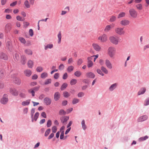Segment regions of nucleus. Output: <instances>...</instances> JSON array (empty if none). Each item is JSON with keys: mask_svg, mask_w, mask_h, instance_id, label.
I'll list each match as a JSON object with an SVG mask.
<instances>
[{"mask_svg": "<svg viewBox=\"0 0 149 149\" xmlns=\"http://www.w3.org/2000/svg\"><path fill=\"white\" fill-rule=\"evenodd\" d=\"M116 52V48L113 47H109L107 50L108 54L111 58H112L114 56Z\"/></svg>", "mask_w": 149, "mask_h": 149, "instance_id": "1", "label": "nucleus"}, {"mask_svg": "<svg viewBox=\"0 0 149 149\" xmlns=\"http://www.w3.org/2000/svg\"><path fill=\"white\" fill-rule=\"evenodd\" d=\"M109 40L111 43L115 45H118L120 41L119 38L114 36L110 37Z\"/></svg>", "mask_w": 149, "mask_h": 149, "instance_id": "2", "label": "nucleus"}, {"mask_svg": "<svg viewBox=\"0 0 149 149\" xmlns=\"http://www.w3.org/2000/svg\"><path fill=\"white\" fill-rule=\"evenodd\" d=\"M115 31L116 34L120 36L124 35L125 33V31L124 30V28L120 27L116 28Z\"/></svg>", "mask_w": 149, "mask_h": 149, "instance_id": "3", "label": "nucleus"}, {"mask_svg": "<svg viewBox=\"0 0 149 149\" xmlns=\"http://www.w3.org/2000/svg\"><path fill=\"white\" fill-rule=\"evenodd\" d=\"M107 35L105 34H103L98 37V40L101 42H105L107 41Z\"/></svg>", "mask_w": 149, "mask_h": 149, "instance_id": "4", "label": "nucleus"}, {"mask_svg": "<svg viewBox=\"0 0 149 149\" xmlns=\"http://www.w3.org/2000/svg\"><path fill=\"white\" fill-rule=\"evenodd\" d=\"M8 101V95L6 94H4L2 97L1 99L0 102L3 104H6Z\"/></svg>", "mask_w": 149, "mask_h": 149, "instance_id": "5", "label": "nucleus"}, {"mask_svg": "<svg viewBox=\"0 0 149 149\" xmlns=\"http://www.w3.org/2000/svg\"><path fill=\"white\" fill-rule=\"evenodd\" d=\"M129 13L131 16L133 18H136L137 16V13L134 9H130L129 11Z\"/></svg>", "mask_w": 149, "mask_h": 149, "instance_id": "6", "label": "nucleus"}, {"mask_svg": "<svg viewBox=\"0 0 149 149\" xmlns=\"http://www.w3.org/2000/svg\"><path fill=\"white\" fill-rule=\"evenodd\" d=\"M43 101L45 104L47 105H49L51 103L52 99L49 97H47L44 98Z\"/></svg>", "mask_w": 149, "mask_h": 149, "instance_id": "7", "label": "nucleus"}, {"mask_svg": "<svg viewBox=\"0 0 149 149\" xmlns=\"http://www.w3.org/2000/svg\"><path fill=\"white\" fill-rule=\"evenodd\" d=\"M92 46L94 49L96 51L99 52L101 49V47L97 43H93Z\"/></svg>", "mask_w": 149, "mask_h": 149, "instance_id": "8", "label": "nucleus"}, {"mask_svg": "<svg viewBox=\"0 0 149 149\" xmlns=\"http://www.w3.org/2000/svg\"><path fill=\"white\" fill-rule=\"evenodd\" d=\"M88 59V68H90L92 67L93 65V63L91 61L93 60V56H90L88 57L87 58Z\"/></svg>", "mask_w": 149, "mask_h": 149, "instance_id": "9", "label": "nucleus"}, {"mask_svg": "<svg viewBox=\"0 0 149 149\" xmlns=\"http://www.w3.org/2000/svg\"><path fill=\"white\" fill-rule=\"evenodd\" d=\"M118 84L117 83H115L111 85L109 88V90L110 91H113L117 87Z\"/></svg>", "mask_w": 149, "mask_h": 149, "instance_id": "10", "label": "nucleus"}, {"mask_svg": "<svg viewBox=\"0 0 149 149\" xmlns=\"http://www.w3.org/2000/svg\"><path fill=\"white\" fill-rule=\"evenodd\" d=\"M130 22L129 20L126 19H124L120 22V24L123 26H126L130 24Z\"/></svg>", "mask_w": 149, "mask_h": 149, "instance_id": "11", "label": "nucleus"}, {"mask_svg": "<svg viewBox=\"0 0 149 149\" xmlns=\"http://www.w3.org/2000/svg\"><path fill=\"white\" fill-rule=\"evenodd\" d=\"M10 93L13 95L17 96L18 95V92L15 88H11L10 89Z\"/></svg>", "mask_w": 149, "mask_h": 149, "instance_id": "12", "label": "nucleus"}, {"mask_svg": "<svg viewBox=\"0 0 149 149\" xmlns=\"http://www.w3.org/2000/svg\"><path fill=\"white\" fill-rule=\"evenodd\" d=\"M147 118V116L146 115H144L140 117L138 119V121L139 122H142L146 120Z\"/></svg>", "mask_w": 149, "mask_h": 149, "instance_id": "13", "label": "nucleus"}, {"mask_svg": "<svg viewBox=\"0 0 149 149\" xmlns=\"http://www.w3.org/2000/svg\"><path fill=\"white\" fill-rule=\"evenodd\" d=\"M105 64L106 66L109 69H111L112 68V65L110 61L108 59L105 61Z\"/></svg>", "mask_w": 149, "mask_h": 149, "instance_id": "14", "label": "nucleus"}, {"mask_svg": "<svg viewBox=\"0 0 149 149\" xmlns=\"http://www.w3.org/2000/svg\"><path fill=\"white\" fill-rule=\"evenodd\" d=\"M6 46L10 51H11L12 50V46L10 41H8L6 42Z\"/></svg>", "mask_w": 149, "mask_h": 149, "instance_id": "15", "label": "nucleus"}, {"mask_svg": "<svg viewBox=\"0 0 149 149\" xmlns=\"http://www.w3.org/2000/svg\"><path fill=\"white\" fill-rule=\"evenodd\" d=\"M12 24L9 23L7 24L5 26V30L6 32L9 31L11 29Z\"/></svg>", "mask_w": 149, "mask_h": 149, "instance_id": "16", "label": "nucleus"}, {"mask_svg": "<svg viewBox=\"0 0 149 149\" xmlns=\"http://www.w3.org/2000/svg\"><path fill=\"white\" fill-rule=\"evenodd\" d=\"M0 58H1L5 60H7L8 59V57L7 55L3 52L0 54Z\"/></svg>", "mask_w": 149, "mask_h": 149, "instance_id": "17", "label": "nucleus"}, {"mask_svg": "<svg viewBox=\"0 0 149 149\" xmlns=\"http://www.w3.org/2000/svg\"><path fill=\"white\" fill-rule=\"evenodd\" d=\"M60 97V94L57 92L55 93L54 95V99L55 101H57L58 100Z\"/></svg>", "mask_w": 149, "mask_h": 149, "instance_id": "18", "label": "nucleus"}, {"mask_svg": "<svg viewBox=\"0 0 149 149\" xmlns=\"http://www.w3.org/2000/svg\"><path fill=\"white\" fill-rule=\"evenodd\" d=\"M69 119V117L68 116H63L60 118V120L61 122L63 123L66 122Z\"/></svg>", "mask_w": 149, "mask_h": 149, "instance_id": "19", "label": "nucleus"}, {"mask_svg": "<svg viewBox=\"0 0 149 149\" xmlns=\"http://www.w3.org/2000/svg\"><path fill=\"white\" fill-rule=\"evenodd\" d=\"M146 91V89L145 88L143 87L141 88L138 93V95H140L143 94Z\"/></svg>", "mask_w": 149, "mask_h": 149, "instance_id": "20", "label": "nucleus"}, {"mask_svg": "<svg viewBox=\"0 0 149 149\" xmlns=\"http://www.w3.org/2000/svg\"><path fill=\"white\" fill-rule=\"evenodd\" d=\"M86 76L87 77L91 78H94L95 77V75L93 72H90L87 73Z\"/></svg>", "mask_w": 149, "mask_h": 149, "instance_id": "21", "label": "nucleus"}, {"mask_svg": "<svg viewBox=\"0 0 149 149\" xmlns=\"http://www.w3.org/2000/svg\"><path fill=\"white\" fill-rule=\"evenodd\" d=\"M31 100L30 99L26 100V101H24L22 103V105L23 106L28 105L30 103Z\"/></svg>", "mask_w": 149, "mask_h": 149, "instance_id": "22", "label": "nucleus"}, {"mask_svg": "<svg viewBox=\"0 0 149 149\" xmlns=\"http://www.w3.org/2000/svg\"><path fill=\"white\" fill-rule=\"evenodd\" d=\"M24 73L26 76L29 77L31 74V72L30 70H27L24 71Z\"/></svg>", "mask_w": 149, "mask_h": 149, "instance_id": "23", "label": "nucleus"}, {"mask_svg": "<svg viewBox=\"0 0 149 149\" xmlns=\"http://www.w3.org/2000/svg\"><path fill=\"white\" fill-rule=\"evenodd\" d=\"M35 112V109L32 108L31 110V121L32 122H33V114Z\"/></svg>", "mask_w": 149, "mask_h": 149, "instance_id": "24", "label": "nucleus"}, {"mask_svg": "<svg viewBox=\"0 0 149 149\" xmlns=\"http://www.w3.org/2000/svg\"><path fill=\"white\" fill-rule=\"evenodd\" d=\"M21 62L22 64L24 65L26 63V58L24 56H22L21 57Z\"/></svg>", "mask_w": 149, "mask_h": 149, "instance_id": "25", "label": "nucleus"}, {"mask_svg": "<svg viewBox=\"0 0 149 149\" xmlns=\"http://www.w3.org/2000/svg\"><path fill=\"white\" fill-rule=\"evenodd\" d=\"M53 47V45L52 44H49L46 45L45 46V49L47 50L48 49H51Z\"/></svg>", "mask_w": 149, "mask_h": 149, "instance_id": "26", "label": "nucleus"}, {"mask_svg": "<svg viewBox=\"0 0 149 149\" xmlns=\"http://www.w3.org/2000/svg\"><path fill=\"white\" fill-rule=\"evenodd\" d=\"M81 124L83 129L84 130H85L87 128V126L85 124V121L84 120H83L81 122Z\"/></svg>", "mask_w": 149, "mask_h": 149, "instance_id": "27", "label": "nucleus"}, {"mask_svg": "<svg viewBox=\"0 0 149 149\" xmlns=\"http://www.w3.org/2000/svg\"><path fill=\"white\" fill-rule=\"evenodd\" d=\"M27 65L29 68H31L33 66V62L31 60H29L28 62Z\"/></svg>", "mask_w": 149, "mask_h": 149, "instance_id": "28", "label": "nucleus"}, {"mask_svg": "<svg viewBox=\"0 0 149 149\" xmlns=\"http://www.w3.org/2000/svg\"><path fill=\"white\" fill-rule=\"evenodd\" d=\"M57 37L58 39V44H60L61 42V39L62 37L61 33V31H59V32L58 33L57 35Z\"/></svg>", "mask_w": 149, "mask_h": 149, "instance_id": "29", "label": "nucleus"}, {"mask_svg": "<svg viewBox=\"0 0 149 149\" xmlns=\"http://www.w3.org/2000/svg\"><path fill=\"white\" fill-rule=\"evenodd\" d=\"M111 29V26L110 25H107L105 27L104 29V31L106 32L109 31Z\"/></svg>", "mask_w": 149, "mask_h": 149, "instance_id": "30", "label": "nucleus"}, {"mask_svg": "<svg viewBox=\"0 0 149 149\" xmlns=\"http://www.w3.org/2000/svg\"><path fill=\"white\" fill-rule=\"evenodd\" d=\"M148 138V136H147L146 135L140 138L139 139V141H143L147 139Z\"/></svg>", "mask_w": 149, "mask_h": 149, "instance_id": "31", "label": "nucleus"}, {"mask_svg": "<svg viewBox=\"0 0 149 149\" xmlns=\"http://www.w3.org/2000/svg\"><path fill=\"white\" fill-rule=\"evenodd\" d=\"M25 53L28 55H31L32 54V51L29 49H26L25 50Z\"/></svg>", "mask_w": 149, "mask_h": 149, "instance_id": "32", "label": "nucleus"}, {"mask_svg": "<svg viewBox=\"0 0 149 149\" xmlns=\"http://www.w3.org/2000/svg\"><path fill=\"white\" fill-rule=\"evenodd\" d=\"M39 114L38 112H36L33 117V121H36L38 117L39 116Z\"/></svg>", "mask_w": 149, "mask_h": 149, "instance_id": "33", "label": "nucleus"}, {"mask_svg": "<svg viewBox=\"0 0 149 149\" xmlns=\"http://www.w3.org/2000/svg\"><path fill=\"white\" fill-rule=\"evenodd\" d=\"M48 76V74L47 72L42 73L41 75V77L42 79H45Z\"/></svg>", "mask_w": 149, "mask_h": 149, "instance_id": "34", "label": "nucleus"}, {"mask_svg": "<svg viewBox=\"0 0 149 149\" xmlns=\"http://www.w3.org/2000/svg\"><path fill=\"white\" fill-rule=\"evenodd\" d=\"M82 73L80 71H77L74 73V75L77 77H79L81 75Z\"/></svg>", "mask_w": 149, "mask_h": 149, "instance_id": "35", "label": "nucleus"}, {"mask_svg": "<svg viewBox=\"0 0 149 149\" xmlns=\"http://www.w3.org/2000/svg\"><path fill=\"white\" fill-rule=\"evenodd\" d=\"M68 86V84L66 83H63L61 88V89L62 91L64 90Z\"/></svg>", "mask_w": 149, "mask_h": 149, "instance_id": "36", "label": "nucleus"}, {"mask_svg": "<svg viewBox=\"0 0 149 149\" xmlns=\"http://www.w3.org/2000/svg\"><path fill=\"white\" fill-rule=\"evenodd\" d=\"M116 20V17L114 16H111L109 19V22H114Z\"/></svg>", "mask_w": 149, "mask_h": 149, "instance_id": "37", "label": "nucleus"}, {"mask_svg": "<svg viewBox=\"0 0 149 149\" xmlns=\"http://www.w3.org/2000/svg\"><path fill=\"white\" fill-rule=\"evenodd\" d=\"M125 12H121L120 13L118 16V18H119L125 16Z\"/></svg>", "mask_w": 149, "mask_h": 149, "instance_id": "38", "label": "nucleus"}, {"mask_svg": "<svg viewBox=\"0 0 149 149\" xmlns=\"http://www.w3.org/2000/svg\"><path fill=\"white\" fill-rule=\"evenodd\" d=\"M74 67L72 65L68 66L67 69V70L68 72H70L73 70Z\"/></svg>", "mask_w": 149, "mask_h": 149, "instance_id": "39", "label": "nucleus"}, {"mask_svg": "<svg viewBox=\"0 0 149 149\" xmlns=\"http://www.w3.org/2000/svg\"><path fill=\"white\" fill-rule=\"evenodd\" d=\"M77 82V80L75 79H72L70 81V84L71 85L75 84Z\"/></svg>", "mask_w": 149, "mask_h": 149, "instance_id": "40", "label": "nucleus"}, {"mask_svg": "<svg viewBox=\"0 0 149 149\" xmlns=\"http://www.w3.org/2000/svg\"><path fill=\"white\" fill-rule=\"evenodd\" d=\"M15 82L16 84L18 85H20L21 83V81L19 79L17 78H15Z\"/></svg>", "mask_w": 149, "mask_h": 149, "instance_id": "41", "label": "nucleus"}, {"mask_svg": "<svg viewBox=\"0 0 149 149\" xmlns=\"http://www.w3.org/2000/svg\"><path fill=\"white\" fill-rule=\"evenodd\" d=\"M51 131V130L49 128L47 129L45 131V137L47 136L50 132Z\"/></svg>", "mask_w": 149, "mask_h": 149, "instance_id": "42", "label": "nucleus"}, {"mask_svg": "<svg viewBox=\"0 0 149 149\" xmlns=\"http://www.w3.org/2000/svg\"><path fill=\"white\" fill-rule=\"evenodd\" d=\"M101 70L105 74L108 73V71L104 67L102 66L101 68Z\"/></svg>", "mask_w": 149, "mask_h": 149, "instance_id": "43", "label": "nucleus"}, {"mask_svg": "<svg viewBox=\"0 0 149 149\" xmlns=\"http://www.w3.org/2000/svg\"><path fill=\"white\" fill-rule=\"evenodd\" d=\"M59 114L61 115H65L66 114V112L63 109H61L59 111Z\"/></svg>", "mask_w": 149, "mask_h": 149, "instance_id": "44", "label": "nucleus"}, {"mask_svg": "<svg viewBox=\"0 0 149 149\" xmlns=\"http://www.w3.org/2000/svg\"><path fill=\"white\" fill-rule=\"evenodd\" d=\"M63 95L64 97H68L70 95V94L66 91L63 92Z\"/></svg>", "mask_w": 149, "mask_h": 149, "instance_id": "45", "label": "nucleus"}, {"mask_svg": "<svg viewBox=\"0 0 149 149\" xmlns=\"http://www.w3.org/2000/svg\"><path fill=\"white\" fill-rule=\"evenodd\" d=\"M24 4L26 7L27 8H29L30 7V6L29 4V2L27 0H26L24 2Z\"/></svg>", "mask_w": 149, "mask_h": 149, "instance_id": "46", "label": "nucleus"}, {"mask_svg": "<svg viewBox=\"0 0 149 149\" xmlns=\"http://www.w3.org/2000/svg\"><path fill=\"white\" fill-rule=\"evenodd\" d=\"M28 92L29 93H31L33 96H35V92L33 88L29 90Z\"/></svg>", "mask_w": 149, "mask_h": 149, "instance_id": "47", "label": "nucleus"}, {"mask_svg": "<svg viewBox=\"0 0 149 149\" xmlns=\"http://www.w3.org/2000/svg\"><path fill=\"white\" fill-rule=\"evenodd\" d=\"M136 8L139 10H141L142 9V6L141 4H139L136 5Z\"/></svg>", "mask_w": 149, "mask_h": 149, "instance_id": "48", "label": "nucleus"}, {"mask_svg": "<svg viewBox=\"0 0 149 149\" xmlns=\"http://www.w3.org/2000/svg\"><path fill=\"white\" fill-rule=\"evenodd\" d=\"M52 80L50 79H48L46 80L45 82V85H47L50 84Z\"/></svg>", "mask_w": 149, "mask_h": 149, "instance_id": "49", "label": "nucleus"}, {"mask_svg": "<svg viewBox=\"0 0 149 149\" xmlns=\"http://www.w3.org/2000/svg\"><path fill=\"white\" fill-rule=\"evenodd\" d=\"M52 130L53 133H55L57 130V127L55 126H53L52 127Z\"/></svg>", "mask_w": 149, "mask_h": 149, "instance_id": "50", "label": "nucleus"}, {"mask_svg": "<svg viewBox=\"0 0 149 149\" xmlns=\"http://www.w3.org/2000/svg\"><path fill=\"white\" fill-rule=\"evenodd\" d=\"M36 71L38 72H40L43 70V68L42 67L38 66L36 68Z\"/></svg>", "mask_w": 149, "mask_h": 149, "instance_id": "51", "label": "nucleus"}, {"mask_svg": "<svg viewBox=\"0 0 149 149\" xmlns=\"http://www.w3.org/2000/svg\"><path fill=\"white\" fill-rule=\"evenodd\" d=\"M52 124V121L50 120H49L47 123V127H50Z\"/></svg>", "mask_w": 149, "mask_h": 149, "instance_id": "52", "label": "nucleus"}, {"mask_svg": "<svg viewBox=\"0 0 149 149\" xmlns=\"http://www.w3.org/2000/svg\"><path fill=\"white\" fill-rule=\"evenodd\" d=\"M149 104V97L147 98L144 101V105L145 106H147Z\"/></svg>", "mask_w": 149, "mask_h": 149, "instance_id": "53", "label": "nucleus"}, {"mask_svg": "<svg viewBox=\"0 0 149 149\" xmlns=\"http://www.w3.org/2000/svg\"><path fill=\"white\" fill-rule=\"evenodd\" d=\"M19 40L22 43L25 44L26 42V40L25 39L23 38L22 37H19Z\"/></svg>", "mask_w": 149, "mask_h": 149, "instance_id": "54", "label": "nucleus"}, {"mask_svg": "<svg viewBox=\"0 0 149 149\" xmlns=\"http://www.w3.org/2000/svg\"><path fill=\"white\" fill-rule=\"evenodd\" d=\"M79 102V100L76 98H74L73 100L72 103L73 104H75L78 103Z\"/></svg>", "mask_w": 149, "mask_h": 149, "instance_id": "55", "label": "nucleus"}, {"mask_svg": "<svg viewBox=\"0 0 149 149\" xmlns=\"http://www.w3.org/2000/svg\"><path fill=\"white\" fill-rule=\"evenodd\" d=\"M16 18L17 20L19 21H23L24 19H23L21 17L19 16H17Z\"/></svg>", "mask_w": 149, "mask_h": 149, "instance_id": "56", "label": "nucleus"}, {"mask_svg": "<svg viewBox=\"0 0 149 149\" xmlns=\"http://www.w3.org/2000/svg\"><path fill=\"white\" fill-rule=\"evenodd\" d=\"M83 62V60L81 58H79L77 61L78 65H81Z\"/></svg>", "mask_w": 149, "mask_h": 149, "instance_id": "57", "label": "nucleus"}, {"mask_svg": "<svg viewBox=\"0 0 149 149\" xmlns=\"http://www.w3.org/2000/svg\"><path fill=\"white\" fill-rule=\"evenodd\" d=\"M97 72L98 74L101 75L102 76H104V74L103 73L102 71L99 69H98L97 70Z\"/></svg>", "mask_w": 149, "mask_h": 149, "instance_id": "58", "label": "nucleus"}, {"mask_svg": "<svg viewBox=\"0 0 149 149\" xmlns=\"http://www.w3.org/2000/svg\"><path fill=\"white\" fill-rule=\"evenodd\" d=\"M29 35L31 36H32L33 35V30L31 29H29Z\"/></svg>", "mask_w": 149, "mask_h": 149, "instance_id": "59", "label": "nucleus"}, {"mask_svg": "<svg viewBox=\"0 0 149 149\" xmlns=\"http://www.w3.org/2000/svg\"><path fill=\"white\" fill-rule=\"evenodd\" d=\"M64 137V131H62V132H61L60 136V139H63Z\"/></svg>", "mask_w": 149, "mask_h": 149, "instance_id": "60", "label": "nucleus"}, {"mask_svg": "<svg viewBox=\"0 0 149 149\" xmlns=\"http://www.w3.org/2000/svg\"><path fill=\"white\" fill-rule=\"evenodd\" d=\"M64 67V65L62 64H61L59 66L58 68L61 70H63Z\"/></svg>", "mask_w": 149, "mask_h": 149, "instance_id": "61", "label": "nucleus"}, {"mask_svg": "<svg viewBox=\"0 0 149 149\" xmlns=\"http://www.w3.org/2000/svg\"><path fill=\"white\" fill-rule=\"evenodd\" d=\"M78 96L79 97H81L84 95V93L83 92H79L78 94Z\"/></svg>", "mask_w": 149, "mask_h": 149, "instance_id": "62", "label": "nucleus"}, {"mask_svg": "<svg viewBox=\"0 0 149 149\" xmlns=\"http://www.w3.org/2000/svg\"><path fill=\"white\" fill-rule=\"evenodd\" d=\"M73 62V58L72 57L70 58L68 60V64H70V63H72Z\"/></svg>", "mask_w": 149, "mask_h": 149, "instance_id": "63", "label": "nucleus"}, {"mask_svg": "<svg viewBox=\"0 0 149 149\" xmlns=\"http://www.w3.org/2000/svg\"><path fill=\"white\" fill-rule=\"evenodd\" d=\"M59 77V74L58 73H55L54 76V78L55 79H58Z\"/></svg>", "mask_w": 149, "mask_h": 149, "instance_id": "64", "label": "nucleus"}]
</instances>
